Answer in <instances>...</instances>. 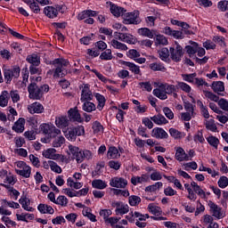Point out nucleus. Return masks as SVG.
I'll list each match as a JSON object with an SVG mask.
<instances>
[{"label":"nucleus","instance_id":"obj_12","mask_svg":"<svg viewBox=\"0 0 228 228\" xmlns=\"http://www.w3.org/2000/svg\"><path fill=\"white\" fill-rule=\"evenodd\" d=\"M94 99V94H92V91L90 90V86L88 84H85L82 86V93L80 101L85 102V101H92Z\"/></svg>","mask_w":228,"mask_h":228},{"label":"nucleus","instance_id":"obj_33","mask_svg":"<svg viewBox=\"0 0 228 228\" xmlns=\"http://www.w3.org/2000/svg\"><path fill=\"white\" fill-rule=\"evenodd\" d=\"M138 34L141 37H147L148 38H154V30H151L147 28H142L138 29Z\"/></svg>","mask_w":228,"mask_h":228},{"label":"nucleus","instance_id":"obj_17","mask_svg":"<svg viewBox=\"0 0 228 228\" xmlns=\"http://www.w3.org/2000/svg\"><path fill=\"white\" fill-rule=\"evenodd\" d=\"M44 105L38 102H35L28 106V111L31 113V115H35V113H44Z\"/></svg>","mask_w":228,"mask_h":228},{"label":"nucleus","instance_id":"obj_40","mask_svg":"<svg viewBox=\"0 0 228 228\" xmlns=\"http://www.w3.org/2000/svg\"><path fill=\"white\" fill-rule=\"evenodd\" d=\"M123 65L126 67H128L129 70L133 72L134 74H140V66H136V64L130 62V61H124Z\"/></svg>","mask_w":228,"mask_h":228},{"label":"nucleus","instance_id":"obj_56","mask_svg":"<svg viewBox=\"0 0 228 228\" xmlns=\"http://www.w3.org/2000/svg\"><path fill=\"white\" fill-rule=\"evenodd\" d=\"M182 77L183 81H187V83H195V77H197V73L183 74Z\"/></svg>","mask_w":228,"mask_h":228},{"label":"nucleus","instance_id":"obj_21","mask_svg":"<svg viewBox=\"0 0 228 228\" xmlns=\"http://www.w3.org/2000/svg\"><path fill=\"white\" fill-rule=\"evenodd\" d=\"M211 88L215 94L224 96L222 92H225V86L222 81H214L211 85Z\"/></svg>","mask_w":228,"mask_h":228},{"label":"nucleus","instance_id":"obj_63","mask_svg":"<svg viewBox=\"0 0 228 228\" xmlns=\"http://www.w3.org/2000/svg\"><path fill=\"white\" fill-rule=\"evenodd\" d=\"M150 69L154 71L165 70V66L161 63L154 62L150 64Z\"/></svg>","mask_w":228,"mask_h":228},{"label":"nucleus","instance_id":"obj_62","mask_svg":"<svg viewBox=\"0 0 228 228\" xmlns=\"http://www.w3.org/2000/svg\"><path fill=\"white\" fill-rule=\"evenodd\" d=\"M217 104L223 111H228V101L226 99L221 98L218 100Z\"/></svg>","mask_w":228,"mask_h":228},{"label":"nucleus","instance_id":"obj_61","mask_svg":"<svg viewBox=\"0 0 228 228\" xmlns=\"http://www.w3.org/2000/svg\"><path fill=\"white\" fill-rule=\"evenodd\" d=\"M65 143V137L58 136L53 142V147L58 148L61 147V145Z\"/></svg>","mask_w":228,"mask_h":228},{"label":"nucleus","instance_id":"obj_43","mask_svg":"<svg viewBox=\"0 0 228 228\" xmlns=\"http://www.w3.org/2000/svg\"><path fill=\"white\" fill-rule=\"evenodd\" d=\"M159 188H163V183L157 182L152 185H149L145 188V191H149L150 193H154V191H158Z\"/></svg>","mask_w":228,"mask_h":228},{"label":"nucleus","instance_id":"obj_45","mask_svg":"<svg viewBox=\"0 0 228 228\" xmlns=\"http://www.w3.org/2000/svg\"><path fill=\"white\" fill-rule=\"evenodd\" d=\"M197 43H192V45H187L185 46V51L187 54H189L190 58L193 56V54H197V47H198Z\"/></svg>","mask_w":228,"mask_h":228},{"label":"nucleus","instance_id":"obj_15","mask_svg":"<svg viewBox=\"0 0 228 228\" xmlns=\"http://www.w3.org/2000/svg\"><path fill=\"white\" fill-rule=\"evenodd\" d=\"M128 58H131V60H134L136 61V63H145L147 60L143 57H140V52L134 49H131L127 52Z\"/></svg>","mask_w":228,"mask_h":228},{"label":"nucleus","instance_id":"obj_22","mask_svg":"<svg viewBox=\"0 0 228 228\" xmlns=\"http://www.w3.org/2000/svg\"><path fill=\"white\" fill-rule=\"evenodd\" d=\"M70 124V120L67 116H61L56 118L55 119V125L60 129H65V127H69V125Z\"/></svg>","mask_w":228,"mask_h":228},{"label":"nucleus","instance_id":"obj_20","mask_svg":"<svg viewBox=\"0 0 228 228\" xmlns=\"http://www.w3.org/2000/svg\"><path fill=\"white\" fill-rule=\"evenodd\" d=\"M68 116L69 120H72L73 122H83V118H81V114L79 113V110H77V108L70 109L68 111Z\"/></svg>","mask_w":228,"mask_h":228},{"label":"nucleus","instance_id":"obj_28","mask_svg":"<svg viewBox=\"0 0 228 228\" xmlns=\"http://www.w3.org/2000/svg\"><path fill=\"white\" fill-rule=\"evenodd\" d=\"M19 202L22 206L23 209H25V211H30V212L34 211V208L29 207V204H31V201L27 197L25 196L21 197Z\"/></svg>","mask_w":228,"mask_h":228},{"label":"nucleus","instance_id":"obj_25","mask_svg":"<svg viewBox=\"0 0 228 228\" xmlns=\"http://www.w3.org/2000/svg\"><path fill=\"white\" fill-rule=\"evenodd\" d=\"M37 209L42 215H54V208L49 205L39 204Z\"/></svg>","mask_w":228,"mask_h":228},{"label":"nucleus","instance_id":"obj_42","mask_svg":"<svg viewBox=\"0 0 228 228\" xmlns=\"http://www.w3.org/2000/svg\"><path fill=\"white\" fill-rule=\"evenodd\" d=\"M95 97H96V100L98 101L97 109L100 111H102V108H104L106 104V98H104V96L101 94H96Z\"/></svg>","mask_w":228,"mask_h":228},{"label":"nucleus","instance_id":"obj_55","mask_svg":"<svg viewBox=\"0 0 228 228\" xmlns=\"http://www.w3.org/2000/svg\"><path fill=\"white\" fill-rule=\"evenodd\" d=\"M55 204L65 208L69 204V200L65 196H59L55 200Z\"/></svg>","mask_w":228,"mask_h":228},{"label":"nucleus","instance_id":"obj_39","mask_svg":"<svg viewBox=\"0 0 228 228\" xmlns=\"http://www.w3.org/2000/svg\"><path fill=\"white\" fill-rule=\"evenodd\" d=\"M207 142L211 147H213L216 150L218 149V145H220V140L217 139V137L215 135H209L207 138Z\"/></svg>","mask_w":228,"mask_h":228},{"label":"nucleus","instance_id":"obj_2","mask_svg":"<svg viewBox=\"0 0 228 228\" xmlns=\"http://www.w3.org/2000/svg\"><path fill=\"white\" fill-rule=\"evenodd\" d=\"M48 65H53L55 69H50L47 74H53V77H65L67 76V70L64 67L69 66V61L64 59H55L53 61L46 62Z\"/></svg>","mask_w":228,"mask_h":228},{"label":"nucleus","instance_id":"obj_59","mask_svg":"<svg viewBox=\"0 0 228 228\" xmlns=\"http://www.w3.org/2000/svg\"><path fill=\"white\" fill-rule=\"evenodd\" d=\"M129 213V206L121 204L120 208H116V215H126Z\"/></svg>","mask_w":228,"mask_h":228},{"label":"nucleus","instance_id":"obj_60","mask_svg":"<svg viewBox=\"0 0 228 228\" xmlns=\"http://www.w3.org/2000/svg\"><path fill=\"white\" fill-rule=\"evenodd\" d=\"M27 4H28L30 10H32L34 13H40V6L38 5L37 2L29 1Z\"/></svg>","mask_w":228,"mask_h":228},{"label":"nucleus","instance_id":"obj_34","mask_svg":"<svg viewBox=\"0 0 228 228\" xmlns=\"http://www.w3.org/2000/svg\"><path fill=\"white\" fill-rule=\"evenodd\" d=\"M9 99H10V94L8 93V91L2 92V94L0 95V106L2 108L8 106Z\"/></svg>","mask_w":228,"mask_h":228},{"label":"nucleus","instance_id":"obj_37","mask_svg":"<svg viewBox=\"0 0 228 228\" xmlns=\"http://www.w3.org/2000/svg\"><path fill=\"white\" fill-rule=\"evenodd\" d=\"M160 90H165L166 94L168 95L174 94V92H176L175 86L174 85H168V84H161L159 86Z\"/></svg>","mask_w":228,"mask_h":228},{"label":"nucleus","instance_id":"obj_57","mask_svg":"<svg viewBox=\"0 0 228 228\" xmlns=\"http://www.w3.org/2000/svg\"><path fill=\"white\" fill-rule=\"evenodd\" d=\"M128 202L130 206H138L142 202V198L136 195H132L128 198Z\"/></svg>","mask_w":228,"mask_h":228},{"label":"nucleus","instance_id":"obj_47","mask_svg":"<svg viewBox=\"0 0 228 228\" xmlns=\"http://www.w3.org/2000/svg\"><path fill=\"white\" fill-rule=\"evenodd\" d=\"M27 61L30 65H40V57L34 53L27 57Z\"/></svg>","mask_w":228,"mask_h":228},{"label":"nucleus","instance_id":"obj_7","mask_svg":"<svg viewBox=\"0 0 228 228\" xmlns=\"http://www.w3.org/2000/svg\"><path fill=\"white\" fill-rule=\"evenodd\" d=\"M16 167L20 169H15L16 174L18 175H21V177H25L26 179L31 176V167L27 166L26 162L24 161H18L16 163Z\"/></svg>","mask_w":228,"mask_h":228},{"label":"nucleus","instance_id":"obj_27","mask_svg":"<svg viewBox=\"0 0 228 228\" xmlns=\"http://www.w3.org/2000/svg\"><path fill=\"white\" fill-rule=\"evenodd\" d=\"M22 81L20 83V88H26L28 86V80L29 79V71L25 68L21 71Z\"/></svg>","mask_w":228,"mask_h":228},{"label":"nucleus","instance_id":"obj_30","mask_svg":"<svg viewBox=\"0 0 228 228\" xmlns=\"http://www.w3.org/2000/svg\"><path fill=\"white\" fill-rule=\"evenodd\" d=\"M45 14L50 19H54L55 17H58V10L53 6H46L45 8Z\"/></svg>","mask_w":228,"mask_h":228},{"label":"nucleus","instance_id":"obj_49","mask_svg":"<svg viewBox=\"0 0 228 228\" xmlns=\"http://www.w3.org/2000/svg\"><path fill=\"white\" fill-rule=\"evenodd\" d=\"M203 94L207 99H209V101H213L214 102H218L220 100V97L215 94H213L210 91H203Z\"/></svg>","mask_w":228,"mask_h":228},{"label":"nucleus","instance_id":"obj_52","mask_svg":"<svg viewBox=\"0 0 228 228\" xmlns=\"http://www.w3.org/2000/svg\"><path fill=\"white\" fill-rule=\"evenodd\" d=\"M182 28V31L184 35H193V31L191 30V27L190 24L182 21V25L180 26Z\"/></svg>","mask_w":228,"mask_h":228},{"label":"nucleus","instance_id":"obj_51","mask_svg":"<svg viewBox=\"0 0 228 228\" xmlns=\"http://www.w3.org/2000/svg\"><path fill=\"white\" fill-rule=\"evenodd\" d=\"M153 95H155V97H158L159 99H161V101H165L166 99H168V96H167V93L161 91V89L159 88L153 90Z\"/></svg>","mask_w":228,"mask_h":228},{"label":"nucleus","instance_id":"obj_19","mask_svg":"<svg viewBox=\"0 0 228 228\" xmlns=\"http://www.w3.org/2000/svg\"><path fill=\"white\" fill-rule=\"evenodd\" d=\"M175 158L177 159V161H191L190 156L186 154V151H184V149L182 147L176 149Z\"/></svg>","mask_w":228,"mask_h":228},{"label":"nucleus","instance_id":"obj_5","mask_svg":"<svg viewBox=\"0 0 228 228\" xmlns=\"http://www.w3.org/2000/svg\"><path fill=\"white\" fill-rule=\"evenodd\" d=\"M83 134H85V126H77L64 131V136H66L67 140L69 142H76V138H77V136H83Z\"/></svg>","mask_w":228,"mask_h":228},{"label":"nucleus","instance_id":"obj_9","mask_svg":"<svg viewBox=\"0 0 228 228\" xmlns=\"http://www.w3.org/2000/svg\"><path fill=\"white\" fill-rule=\"evenodd\" d=\"M140 22H142V20L140 19V12L138 11L125 14L124 24H134L136 26L140 24Z\"/></svg>","mask_w":228,"mask_h":228},{"label":"nucleus","instance_id":"obj_53","mask_svg":"<svg viewBox=\"0 0 228 228\" xmlns=\"http://www.w3.org/2000/svg\"><path fill=\"white\" fill-rule=\"evenodd\" d=\"M100 59L104 61L113 60V54L111 53V49H107L103 53H102L100 55Z\"/></svg>","mask_w":228,"mask_h":228},{"label":"nucleus","instance_id":"obj_13","mask_svg":"<svg viewBox=\"0 0 228 228\" xmlns=\"http://www.w3.org/2000/svg\"><path fill=\"white\" fill-rule=\"evenodd\" d=\"M107 4L110 6V10L114 17H121L126 13V9L113 4L112 2H107Z\"/></svg>","mask_w":228,"mask_h":228},{"label":"nucleus","instance_id":"obj_6","mask_svg":"<svg viewBox=\"0 0 228 228\" xmlns=\"http://www.w3.org/2000/svg\"><path fill=\"white\" fill-rule=\"evenodd\" d=\"M4 76L5 83L9 85V83H12V79H18V77L20 76V67L13 66L11 69H4Z\"/></svg>","mask_w":228,"mask_h":228},{"label":"nucleus","instance_id":"obj_11","mask_svg":"<svg viewBox=\"0 0 228 228\" xmlns=\"http://www.w3.org/2000/svg\"><path fill=\"white\" fill-rule=\"evenodd\" d=\"M169 53L171 54V60L173 61H175L176 63L181 61V58H183V55L184 54L183 53V46L180 45H176V47H170Z\"/></svg>","mask_w":228,"mask_h":228},{"label":"nucleus","instance_id":"obj_16","mask_svg":"<svg viewBox=\"0 0 228 228\" xmlns=\"http://www.w3.org/2000/svg\"><path fill=\"white\" fill-rule=\"evenodd\" d=\"M165 35H168L169 37H174V38H177L183 40L184 38V34L183 30H173L170 27H166L164 28Z\"/></svg>","mask_w":228,"mask_h":228},{"label":"nucleus","instance_id":"obj_29","mask_svg":"<svg viewBox=\"0 0 228 228\" xmlns=\"http://www.w3.org/2000/svg\"><path fill=\"white\" fill-rule=\"evenodd\" d=\"M148 210L155 216H160V215L163 214V210H161V208L154 205V203H151L148 205Z\"/></svg>","mask_w":228,"mask_h":228},{"label":"nucleus","instance_id":"obj_1","mask_svg":"<svg viewBox=\"0 0 228 228\" xmlns=\"http://www.w3.org/2000/svg\"><path fill=\"white\" fill-rule=\"evenodd\" d=\"M30 84L28 86V97L33 101H40L44 97V94L49 92V86L40 85L39 81H42V77H30Z\"/></svg>","mask_w":228,"mask_h":228},{"label":"nucleus","instance_id":"obj_58","mask_svg":"<svg viewBox=\"0 0 228 228\" xmlns=\"http://www.w3.org/2000/svg\"><path fill=\"white\" fill-rule=\"evenodd\" d=\"M176 86L185 92L186 94H190L191 92V86L184 82H177Z\"/></svg>","mask_w":228,"mask_h":228},{"label":"nucleus","instance_id":"obj_48","mask_svg":"<svg viewBox=\"0 0 228 228\" xmlns=\"http://www.w3.org/2000/svg\"><path fill=\"white\" fill-rule=\"evenodd\" d=\"M131 183L134 184V186H136V184H142V183H147V178H145V175H142V176H133L131 178Z\"/></svg>","mask_w":228,"mask_h":228},{"label":"nucleus","instance_id":"obj_8","mask_svg":"<svg viewBox=\"0 0 228 228\" xmlns=\"http://www.w3.org/2000/svg\"><path fill=\"white\" fill-rule=\"evenodd\" d=\"M208 208L212 216H214L215 218H217V220H221V218H224L225 212H224L222 208L216 205L215 202L209 200Z\"/></svg>","mask_w":228,"mask_h":228},{"label":"nucleus","instance_id":"obj_4","mask_svg":"<svg viewBox=\"0 0 228 228\" xmlns=\"http://www.w3.org/2000/svg\"><path fill=\"white\" fill-rule=\"evenodd\" d=\"M69 150L77 163H83L84 159H92V151L88 150L81 151L78 147L72 145L69 146Z\"/></svg>","mask_w":228,"mask_h":228},{"label":"nucleus","instance_id":"obj_50","mask_svg":"<svg viewBox=\"0 0 228 228\" xmlns=\"http://www.w3.org/2000/svg\"><path fill=\"white\" fill-rule=\"evenodd\" d=\"M48 165H49L52 172H55V174H61V172H62L61 167L60 166H58V164L56 162H54L53 160H49Z\"/></svg>","mask_w":228,"mask_h":228},{"label":"nucleus","instance_id":"obj_46","mask_svg":"<svg viewBox=\"0 0 228 228\" xmlns=\"http://www.w3.org/2000/svg\"><path fill=\"white\" fill-rule=\"evenodd\" d=\"M155 44L156 45H168V39L163 35H157L155 38Z\"/></svg>","mask_w":228,"mask_h":228},{"label":"nucleus","instance_id":"obj_41","mask_svg":"<svg viewBox=\"0 0 228 228\" xmlns=\"http://www.w3.org/2000/svg\"><path fill=\"white\" fill-rule=\"evenodd\" d=\"M92 186L96 190H104V188H107L108 184L106 183V182L101 179H98V180H94L92 182Z\"/></svg>","mask_w":228,"mask_h":228},{"label":"nucleus","instance_id":"obj_26","mask_svg":"<svg viewBox=\"0 0 228 228\" xmlns=\"http://www.w3.org/2000/svg\"><path fill=\"white\" fill-rule=\"evenodd\" d=\"M204 125L208 131H211L212 133L218 132V127L216 126V123H215V119H206Z\"/></svg>","mask_w":228,"mask_h":228},{"label":"nucleus","instance_id":"obj_64","mask_svg":"<svg viewBox=\"0 0 228 228\" xmlns=\"http://www.w3.org/2000/svg\"><path fill=\"white\" fill-rule=\"evenodd\" d=\"M219 188H227L228 186V178L227 176H221L218 181Z\"/></svg>","mask_w":228,"mask_h":228},{"label":"nucleus","instance_id":"obj_3","mask_svg":"<svg viewBox=\"0 0 228 228\" xmlns=\"http://www.w3.org/2000/svg\"><path fill=\"white\" fill-rule=\"evenodd\" d=\"M39 131L43 134L48 135V137L41 139L43 143H48L49 138H56L58 134H61V130L56 128L53 125H49L47 123H43L39 126Z\"/></svg>","mask_w":228,"mask_h":228},{"label":"nucleus","instance_id":"obj_44","mask_svg":"<svg viewBox=\"0 0 228 228\" xmlns=\"http://www.w3.org/2000/svg\"><path fill=\"white\" fill-rule=\"evenodd\" d=\"M110 44L114 49H119L120 51H127V45L123 43L118 42L116 39H112Z\"/></svg>","mask_w":228,"mask_h":228},{"label":"nucleus","instance_id":"obj_18","mask_svg":"<svg viewBox=\"0 0 228 228\" xmlns=\"http://www.w3.org/2000/svg\"><path fill=\"white\" fill-rule=\"evenodd\" d=\"M151 136L159 140H165L168 138V134L167 133V131H165V129L161 127H156L153 128Z\"/></svg>","mask_w":228,"mask_h":228},{"label":"nucleus","instance_id":"obj_38","mask_svg":"<svg viewBox=\"0 0 228 228\" xmlns=\"http://www.w3.org/2000/svg\"><path fill=\"white\" fill-rule=\"evenodd\" d=\"M82 110L86 111V113H92V111H95V110H97V107H95L94 102L86 101L82 106Z\"/></svg>","mask_w":228,"mask_h":228},{"label":"nucleus","instance_id":"obj_32","mask_svg":"<svg viewBox=\"0 0 228 228\" xmlns=\"http://www.w3.org/2000/svg\"><path fill=\"white\" fill-rule=\"evenodd\" d=\"M191 186L193 189V191L197 193L201 199H206V191L200 188L199 184L195 182L191 183Z\"/></svg>","mask_w":228,"mask_h":228},{"label":"nucleus","instance_id":"obj_31","mask_svg":"<svg viewBox=\"0 0 228 228\" xmlns=\"http://www.w3.org/2000/svg\"><path fill=\"white\" fill-rule=\"evenodd\" d=\"M43 156L47 159H56L60 155L56 154V149L51 148L43 151Z\"/></svg>","mask_w":228,"mask_h":228},{"label":"nucleus","instance_id":"obj_35","mask_svg":"<svg viewBox=\"0 0 228 228\" xmlns=\"http://www.w3.org/2000/svg\"><path fill=\"white\" fill-rule=\"evenodd\" d=\"M169 134L175 140H181V138H184V136H186V134L183 132H179V130L175 128H170Z\"/></svg>","mask_w":228,"mask_h":228},{"label":"nucleus","instance_id":"obj_23","mask_svg":"<svg viewBox=\"0 0 228 228\" xmlns=\"http://www.w3.org/2000/svg\"><path fill=\"white\" fill-rule=\"evenodd\" d=\"M26 124V119L20 118L13 125L12 131L15 133H24V125Z\"/></svg>","mask_w":228,"mask_h":228},{"label":"nucleus","instance_id":"obj_54","mask_svg":"<svg viewBox=\"0 0 228 228\" xmlns=\"http://www.w3.org/2000/svg\"><path fill=\"white\" fill-rule=\"evenodd\" d=\"M158 53L159 58L163 61L167 60L168 56H170V51L167 47L161 48Z\"/></svg>","mask_w":228,"mask_h":228},{"label":"nucleus","instance_id":"obj_10","mask_svg":"<svg viewBox=\"0 0 228 228\" xmlns=\"http://www.w3.org/2000/svg\"><path fill=\"white\" fill-rule=\"evenodd\" d=\"M114 37L117 40L126 42V44H130L131 45L136 44V37L129 33L115 32Z\"/></svg>","mask_w":228,"mask_h":228},{"label":"nucleus","instance_id":"obj_14","mask_svg":"<svg viewBox=\"0 0 228 228\" xmlns=\"http://www.w3.org/2000/svg\"><path fill=\"white\" fill-rule=\"evenodd\" d=\"M110 185L112 188H126L127 186V180L123 177H113L110 179Z\"/></svg>","mask_w":228,"mask_h":228},{"label":"nucleus","instance_id":"obj_36","mask_svg":"<svg viewBox=\"0 0 228 228\" xmlns=\"http://www.w3.org/2000/svg\"><path fill=\"white\" fill-rule=\"evenodd\" d=\"M107 156L110 158V159H117L118 158H120V153L116 147H110Z\"/></svg>","mask_w":228,"mask_h":228},{"label":"nucleus","instance_id":"obj_24","mask_svg":"<svg viewBox=\"0 0 228 228\" xmlns=\"http://www.w3.org/2000/svg\"><path fill=\"white\" fill-rule=\"evenodd\" d=\"M151 120H152V122H154V124H157V126H163L165 124H168V119L161 114H158V115L151 117Z\"/></svg>","mask_w":228,"mask_h":228}]
</instances>
